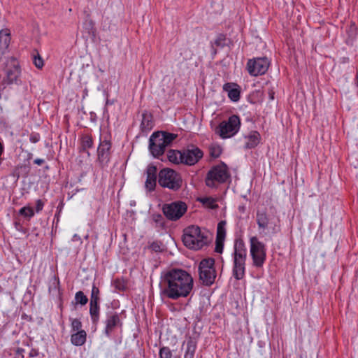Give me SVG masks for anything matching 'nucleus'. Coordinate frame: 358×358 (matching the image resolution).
<instances>
[{
	"mask_svg": "<svg viewBox=\"0 0 358 358\" xmlns=\"http://www.w3.org/2000/svg\"><path fill=\"white\" fill-rule=\"evenodd\" d=\"M161 279L164 285L162 294L172 300L188 296L194 288V279L186 270H164L161 273Z\"/></svg>",
	"mask_w": 358,
	"mask_h": 358,
	"instance_id": "f257e3e1",
	"label": "nucleus"
},
{
	"mask_svg": "<svg viewBox=\"0 0 358 358\" xmlns=\"http://www.w3.org/2000/svg\"><path fill=\"white\" fill-rule=\"evenodd\" d=\"M182 241L188 248L196 250L207 244L208 238L199 227L192 225L184 230Z\"/></svg>",
	"mask_w": 358,
	"mask_h": 358,
	"instance_id": "f03ea898",
	"label": "nucleus"
},
{
	"mask_svg": "<svg viewBox=\"0 0 358 358\" xmlns=\"http://www.w3.org/2000/svg\"><path fill=\"white\" fill-rule=\"evenodd\" d=\"M158 182L161 187L176 192L182 187V179L179 173L171 169L164 168L158 173Z\"/></svg>",
	"mask_w": 358,
	"mask_h": 358,
	"instance_id": "7ed1b4c3",
	"label": "nucleus"
},
{
	"mask_svg": "<svg viewBox=\"0 0 358 358\" xmlns=\"http://www.w3.org/2000/svg\"><path fill=\"white\" fill-rule=\"evenodd\" d=\"M230 177L227 165L221 163L213 166L208 172L205 182L208 187H215L217 184L225 182Z\"/></svg>",
	"mask_w": 358,
	"mask_h": 358,
	"instance_id": "20e7f679",
	"label": "nucleus"
},
{
	"mask_svg": "<svg viewBox=\"0 0 358 358\" xmlns=\"http://www.w3.org/2000/svg\"><path fill=\"white\" fill-rule=\"evenodd\" d=\"M241 120L238 115H233L227 120L220 123L216 129L221 138H227L234 136L240 129Z\"/></svg>",
	"mask_w": 358,
	"mask_h": 358,
	"instance_id": "39448f33",
	"label": "nucleus"
},
{
	"mask_svg": "<svg viewBox=\"0 0 358 358\" xmlns=\"http://www.w3.org/2000/svg\"><path fill=\"white\" fill-rule=\"evenodd\" d=\"M187 204L181 201L171 202L163 205L162 211L166 217L171 221L181 218L187 212Z\"/></svg>",
	"mask_w": 358,
	"mask_h": 358,
	"instance_id": "423d86ee",
	"label": "nucleus"
},
{
	"mask_svg": "<svg viewBox=\"0 0 358 358\" xmlns=\"http://www.w3.org/2000/svg\"><path fill=\"white\" fill-rule=\"evenodd\" d=\"M250 243V254L253 260V264L257 267H261L266 259L265 245L256 236L251 237Z\"/></svg>",
	"mask_w": 358,
	"mask_h": 358,
	"instance_id": "0eeeda50",
	"label": "nucleus"
},
{
	"mask_svg": "<svg viewBox=\"0 0 358 358\" xmlns=\"http://www.w3.org/2000/svg\"><path fill=\"white\" fill-rule=\"evenodd\" d=\"M270 66V61L267 57H257L250 59L247 62V70L252 76H258L265 74Z\"/></svg>",
	"mask_w": 358,
	"mask_h": 358,
	"instance_id": "6e6552de",
	"label": "nucleus"
},
{
	"mask_svg": "<svg viewBox=\"0 0 358 358\" xmlns=\"http://www.w3.org/2000/svg\"><path fill=\"white\" fill-rule=\"evenodd\" d=\"M111 155V142L108 140L100 139L97 148V162L103 169L108 166Z\"/></svg>",
	"mask_w": 358,
	"mask_h": 358,
	"instance_id": "1a4fd4ad",
	"label": "nucleus"
},
{
	"mask_svg": "<svg viewBox=\"0 0 358 358\" xmlns=\"http://www.w3.org/2000/svg\"><path fill=\"white\" fill-rule=\"evenodd\" d=\"M159 131L153 133L149 140V150L155 157H159L162 155L165 151L166 145L164 140L162 138Z\"/></svg>",
	"mask_w": 358,
	"mask_h": 358,
	"instance_id": "9d476101",
	"label": "nucleus"
},
{
	"mask_svg": "<svg viewBox=\"0 0 358 358\" xmlns=\"http://www.w3.org/2000/svg\"><path fill=\"white\" fill-rule=\"evenodd\" d=\"M183 164L188 166L196 164L203 156V151L195 145H189L182 150Z\"/></svg>",
	"mask_w": 358,
	"mask_h": 358,
	"instance_id": "9b49d317",
	"label": "nucleus"
},
{
	"mask_svg": "<svg viewBox=\"0 0 358 358\" xmlns=\"http://www.w3.org/2000/svg\"><path fill=\"white\" fill-rule=\"evenodd\" d=\"M234 256V268H245L246 249L242 239L235 241Z\"/></svg>",
	"mask_w": 358,
	"mask_h": 358,
	"instance_id": "f8f14e48",
	"label": "nucleus"
},
{
	"mask_svg": "<svg viewBox=\"0 0 358 358\" xmlns=\"http://www.w3.org/2000/svg\"><path fill=\"white\" fill-rule=\"evenodd\" d=\"M157 176V167L152 164L148 165L146 169V180L145 182V187L148 192L155 190Z\"/></svg>",
	"mask_w": 358,
	"mask_h": 358,
	"instance_id": "ddd939ff",
	"label": "nucleus"
},
{
	"mask_svg": "<svg viewBox=\"0 0 358 358\" xmlns=\"http://www.w3.org/2000/svg\"><path fill=\"white\" fill-rule=\"evenodd\" d=\"M226 224L227 222L225 220H222L217 224L215 248V251L217 253H222L223 251L224 241L226 236Z\"/></svg>",
	"mask_w": 358,
	"mask_h": 358,
	"instance_id": "4468645a",
	"label": "nucleus"
},
{
	"mask_svg": "<svg viewBox=\"0 0 358 358\" xmlns=\"http://www.w3.org/2000/svg\"><path fill=\"white\" fill-rule=\"evenodd\" d=\"M21 69L18 62L13 61L11 66L8 68L6 73V82L8 84H20Z\"/></svg>",
	"mask_w": 358,
	"mask_h": 358,
	"instance_id": "2eb2a0df",
	"label": "nucleus"
},
{
	"mask_svg": "<svg viewBox=\"0 0 358 358\" xmlns=\"http://www.w3.org/2000/svg\"><path fill=\"white\" fill-rule=\"evenodd\" d=\"M122 322L120 321L119 315L117 313H111L108 315L106 320V328L105 334L107 336H110L113 329L117 327L121 326Z\"/></svg>",
	"mask_w": 358,
	"mask_h": 358,
	"instance_id": "dca6fc26",
	"label": "nucleus"
},
{
	"mask_svg": "<svg viewBox=\"0 0 358 358\" xmlns=\"http://www.w3.org/2000/svg\"><path fill=\"white\" fill-rule=\"evenodd\" d=\"M216 276V270H199V280L203 285H213Z\"/></svg>",
	"mask_w": 358,
	"mask_h": 358,
	"instance_id": "f3484780",
	"label": "nucleus"
},
{
	"mask_svg": "<svg viewBox=\"0 0 358 358\" xmlns=\"http://www.w3.org/2000/svg\"><path fill=\"white\" fill-rule=\"evenodd\" d=\"M186 345L184 358H194L195 352L197 348L196 338L189 336L182 343V346Z\"/></svg>",
	"mask_w": 358,
	"mask_h": 358,
	"instance_id": "a211bd4d",
	"label": "nucleus"
},
{
	"mask_svg": "<svg viewBox=\"0 0 358 358\" xmlns=\"http://www.w3.org/2000/svg\"><path fill=\"white\" fill-rule=\"evenodd\" d=\"M237 85L227 83L223 86V90L228 93V96L233 101H237L240 99V90L236 87Z\"/></svg>",
	"mask_w": 358,
	"mask_h": 358,
	"instance_id": "6ab92c4d",
	"label": "nucleus"
},
{
	"mask_svg": "<svg viewBox=\"0 0 358 358\" xmlns=\"http://www.w3.org/2000/svg\"><path fill=\"white\" fill-rule=\"evenodd\" d=\"M87 340V333L85 330L71 332V343L75 346L83 345Z\"/></svg>",
	"mask_w": 358,
	"mask_h": 358,
	"instance_id": "aec40b11",
	"label": "nucleus"
},
{
	"mask_svg": "<svg viewBox=\"0 0 358 358\" xmlns=\"http://www.w3.org/2000/svg\"><path fill=\"white\" fill-rule=\"evenodd\" d=\"M245 138L246 142L245 148L247 149H251L257 146V145L259 143L261 137L259 132L252 131L247 137H245Z\"/></svg>",
	"mask_w": 358,
	"mask_h": 358,
	"instance_id": "412c9836",
	"label": "nucleus"
},
{
	"mask_svg": "<svg viewBox=\"0 0 358 358\" xmlns=\"http://www.w3.org/2000/svg\"><path fill=\"white\" fill-rule=\"evenodd\" d=\"M257 223L260 229L265 230L270 224V217L265 211H257Z\"/></svg>",
	"mask_w": 358,
	"mask_h": 358,
	"instance_id": "4be33fe9",
	"label": "nucleus"
},
{
	"mask_svg": "<svg viewBox=\"0 0 358 358\" xmlns=\"http://www.w3.org/2000/svg\"><path fill=\"white\" fill-rule=\"evenodd\" d=\"M80 143L81 150L83 152H86L87 155H90V152L87 150L93 147L94 141L92 136L90 134L83 135L80 139Z\"/></svg>",
	"mask_w": 358,
	"mask_h": 358,
	"instance_id": "5701e85b",
	"label": "nucleus"
},
{
	"mask_svg": "<svg viewBox=\"0 0 358 358\" xmlns=\"http://www.w3.org/2000/svg\"><path fill=\"white\" fill-rule=\"evenodd\" d=\"M182 151L169 150L168 152V159L169 162L176 164H183Z\"/></svg>",
	"mask_w": 358,
	"mask_h": 358,
	"instance_id": "b1692460",
	"label": "nucleus"
},
{
	"mask_svg": "<svg viewBox=\"0 0 358 358\" xmlns=\"http://www.w3.org/2000/svg\"><path fill=\"white\" fill-rule=\"evenodd\" d=\"M10 41V38L9 34L3 31H0V50L2 52L3 55L5 54L9 45Z\"/></svg>",
	"mask_w": 358,
	"mask_h": 358,
	"instance_id": "393cba45",
	"label": "nucleus"
},
{
	"mask_svg": "<svg viewBox=\"0 0 358 358\" xmlns=\"http://www.w3.org/2000/svg\"><path fill=\"white\" fill-rule=\"evenodd\" d=\"M90 314L93 323H96L99 319V303H90Z\"/></svg>",
	"mask_w": 358,
	"mask_h": 358,
	"instance_id": "a878e982",
	"label": "nucleus"
},
{
	"mask_svg": "<svg viewBox=\"0 0 358 358\" xmlns=\"http://www.w3.org/2000/svg\"><path fill=\"white\" fill-rule=\"evenodd\" d=\"M152 115L148 113H143L142 115L141 127L145 130H150L152 127Z\"/></svg>",
	"mask_w": 358,
	"mask_h": 358,
	"instance_id": "bb28decb",
	"label": "nucleus"
},
{
	"mask_svg": "<svg viewBox=\"0 0 358 358\" xmlns=\"http://www.w3.org/2000/svg\"><path fill=\"white\" fill-rule=\"evenodd\" d=\"M206 207L210 209H216L218 208L217 200L212 197H203L199 199Z\"/></svg>",
	"mask_w": 358,
	"mask_h": 358,
	"instance_id": "cd10ccee",
	"label": "nucleus"
},
{
	"mask_svg": "<svg viewBox=\"0 0 358 358\" xmlns=\"http://www.w3.org/2000/svg\"><path fill=\"white\" fill-rule=\"evenodd\" d=\"M152 220L155 223V227L164 229L165 227V220L161 214L155 213L152 215Z\"/></svg>",
	"mask_w": 358,
	"mask_h": 358,
	"instance_id": "c85d7f7f",
	"label": "nucleus"
},
{
	"mask_svg": "<svg viewBox=\"0 0 358 358\" xmlns=\"http://www.w3.org/2000/svg\"><path fill=\"white\" fill-rule=\"evenodd\" d=\"M214 264L215 259L213 258H205L200 262L198 268H213Z\"/></svg>",
	"mask_w": 358,
	"mask_h": 358,
	"instance_id": "c756f323",
	"label": "nucleus"
},
{
	"mask_svg": "<svg viewBox=\"0 0 358 358\" xmlns=\"http://www.w3.org/2000/svg\"><path fill=\"white\" fill-rule=\"evenodd\" d=\"M159 134L162 136V138L164 140V143L167 146H169L177 137L176 134L168 133L166 131H159Z\"/></svg>",
	"mask_w": 358,
	"mask_h": 358,
	"instance_id": "7c9ffc66",
	"label": "nucleus"
},
{
	"mask_svg": "<svg viewBox=\"0 0 358 358\" xmlns=\"http://www.w3.org/2000/svg\"><path fill=\"white\" fill-rule=\"evenodd\" d=\"M69 320L71 321V331L75 332L78 331H83L82 329V322L80 320L77 318H69Z\"/></svg>",
	"mask_w": 358,
	"mask_h": 358,
	"instance_id": "2f4dec72",
	"label": "nucleus"
},
{
	"mask_svg": "<svg viewBox=\"0 0 358 358\" xmlns=\"http://www.w3.org/2000/svg\"><path fill=\"white\" fill-rule=\"evenodd\" d=\"M76 304H80L81 306L85 305L87 301V297L84 294L83 292L78 291L75 295Z\"/></svg>",
	"mask_w": 358,
	"mask_h": 358,
	"instance_id": "473e14b6",
	"label": "nucleus"
},
{
	"mask_svg": "<svg viewBox=\"0 0 358 358\" xmlns=\"http://www.w3.org/2000/svg\"><path fill=\"white\" fill-rule=\"evenodd\" d=\"M113 285L119 291H124L127 287V282L124 279L116 278L113 280Z\"/></svg>",
	"mask_w": 358,
	"mask_h": 358,
	"instance_id": "72a5a7b5",
	"label": "nucleus"
},
{
	"mask_svg": "<svg viewBox=\"0 0 358 358\" xmlns=\"http://www.w3.org/2000/svg\"><path fill=\"white\" fill-rule=\"evenodd\" d=\"M19 214L24 217L30 218L34 215V212L32 208L29 206H24L20 210Z\"/></svg>",
	"mask_w": 358,
	"mask_h": 358,
	"instance_id": "f704fd0d",
	"label": "nucleus"
},
{
	"mask_svg": "<svg viewBox=\"0 0 358 358\" xmlns=\"http://www.w3.org/2000/svg\"><path fill=\"white\" fill-rule=\"evenodd\" d=\"M99 289L95 285H93L92 289V294L90 298V302L92 303H99Z\"/></svg>",
	"mask_w": 358,
	"mask_h": 358,
	"instance_id": "c9c22d12",
	"label": "nucleus"
},
{
	"mask_svg": "<svg viewBox=\"0 0 358 358\" xmlns=\"http://www.w3.org/2000/svg\"><path fill=\"white\" fill-rule=\"evenodd\" d=\"M159 355L160 358H171L172 352L169 347H162L159 349Z\"/></svg>",
	"mask_w": 358,
	"mask_h": 358,
	"instance_id": "e433bc0d",
	"label": "nucleus"
},
{
	"mask_svg": "<svg viewBox=\"0 0 358 358\" xmlns=\"http://www.w3.org/2000/svg\"><path fill=\"white\" fill-rule=\"evenodd\" d=\"M180 55L182 56L184 60L190 59L193 55L190 49L184 48L180 50Z\"/></svg>",
	"mask_w": 358,
	"mask_h": 358,
	"instance_id": "4c0bfd02",
	"label": "nucleus"
},
{
	"mask_svg": "<svg viewBox=\"0 0 358 358\" xmlns=\"http://www.w3.org/2000/svg\"><path fill=\"white\" fill-rule=\"evenodd\" d=\"M222 150L219 146H212L210 148V156L214 158H217L220 156Z\"/></svg>",
	"mask_w": 358,
	"mask_h": 358,
	"instance_id": "58836bf2",
	"label": "nucleus"
},
{
	"mask_svg": "<svg viewBox=\"0 0 358 358\" xmlns=\"http://www.w3.org/2000/svg\"><path fill=\"white\" fill-rule=\"evenodd\" d=\"M34 64L38 69H41L43 66V60L38 54L34 56Z\"/></svg>",
	"mask_w": 358,
	"mask_h": 358,
	"instance_id": "ea45409f",
	"label": "nucleus"
},
{
	"mask_svg": "<svg viewBox=\"0 0 358 358\" xmlns=\"http://www.w3.org/2000/svg\"><path fill=\"white\" fill-rule=\"evenodd\" d=\"M150 248L156 252L162 251V244L159 241H155L150 245Z\"/></svg>",
	"mask_w": 358,
	"mask_h": 358,
	"instance_id": "a19ab883",
	"label": "nucleus"
},
{
	"mask_svg": "<svg viewBox=\"0 0 358 358\" xmlns=\"http://www.w3.org/2000/svg\"><path fill=\"white\" fill-rule=\"evenodd\" d=\"M85 28L87 29V31L90 33L91 31L93 30L94 22L91 19H86L85 22H84Z\"/></svg>",
	"mask_w": 358,
	"mask_h": 358,
	"instance_id": "79ce46f5",
	"label": "nucleus"
},
{
	"mask_svg": "<svg viewBox=\"0 0 358 358\" xmlns=\"http://www.w3.org/2000/svg\"><path fill=\"white\" fill-rule=\"evenodd\" d=\"M233 275L236 279L241 280L245 275V270H233Z\"/></svg>",
	"mask_w": 358,
	"mask_h": 358,
	"instance_id": "37998d69",
	"label": "nucleus"
},
{
	"mask_svg": "<svg viewBox=\"0 0 358 358\" xmlns=\"http://www.w3.org/2000/svg\"><path fill=\"white\" fill-rule=\"evenodd\" d=\"M44 202L41 199H38L36 202V211L38 213L43 210Z\"/></svg>",
	"mask_w": 358,
	"mask_h": 358,
	"instance_id": "c03bdc74",
	"label": "nucleus"
},
{
	"mask_svg": "<svg viewBox=\"0 0 358 358\" xmlns=\"http://www.w3.org/2000/svg\"><path fill=\"white\" fill-rule=\"evenodd\" d=\"M29 140L31 143H36L40 140V135L38 134H31L29 137Z\"/></svg>",
	"mask_w": 358,
	"mask_h": 358,
	"instance_id": "a18cd8bd",
	"label": "nucleus"
},
{
	"mask_svg": "<svg viewBox=\"0 0 358 358\" xmlns=\"http://www.w3.org/2000/svg\"><path fill=\"white\" fill-rule=\"evenodd\" d=\"M38 354L39 353L38 350L32 348L29 353V356L30 357H36L38 355Z\"/></svg>",
	"mask_w": 358,
	"mask_h": 358,
	"instance_id": "49530a36",
	"label": "nucleus"
},
{
	"mask_svg": "<svg viewBox=\"0 0 358 358\" xmlns=\"http://www.w3.org/2000/svg\"><path fill=\"white\" fill-rule=\"evenodd\" d=\"M44 159H36L34 161V163L35 164H37V165H42L43 163H44Z\"/></svg>",
	"mask_w": 358,
	"mask_h": 358,
	"instance_id": "de8ad7c7",
	"label": "nucleus"
},
{
	"mask_svg": "<svg viewBox=\"0 0 358 358\" xmlns=\"http://www.w3.org/2000/svg\"><path fill=\"white\" fill-rule=\"evenodd\" d=\"M274 92L273 90H268V96H269V98L271 100H273L274 99Z\"/></svg>",
	"mask_w": 358,
	"mask_h": 358,
	"instance_id": "09e8293b",
	"label": "nucleus"
},
{
	"mask_svg": "<svg viewBox=\"0 0 358 358\" xmlns=\"http://www.w3.org/2000/svg\"><path fill=\"white\" fill-rule=\"evenodd\" d=\"M53 278H54V283H57L58 285L59 283L58 276L56 274H54Z\"/></svg>",
	"mask_w": 358,
	"mask_h": 358,
	"instance_id": "8fccbe9b",
	"label": "nucleus"
},
{
	"mask_svg": "<svg viewBox=\"0 0 358 358\" xmlns=\"http://www.w3.org/2000/svg\"><path fill=\"white\" fill-rule=\"evenodd\" d=\"M356 81H357V85L358 86V69H357V71Z\"/></svg>",
	"mask_w": 358,
	"mask_h": 358,
	"instance_id": "3c124183",
	"label": "nucleus"
},
{
	"mask_svg": "<svg viewBox=\"0 0 358 358\" xmlns=\"http://www.w3.org/2000/svg\"><path fill=\"white\" fill-rule=\"evenodd\" d=\"M178 358H180V357H178Z\"/></svg>",
	"mask_w": 358,
	"mask_h": 358,
	"instance_id": "603ef678",
	"label": "nucleus"
}]
</instances>
